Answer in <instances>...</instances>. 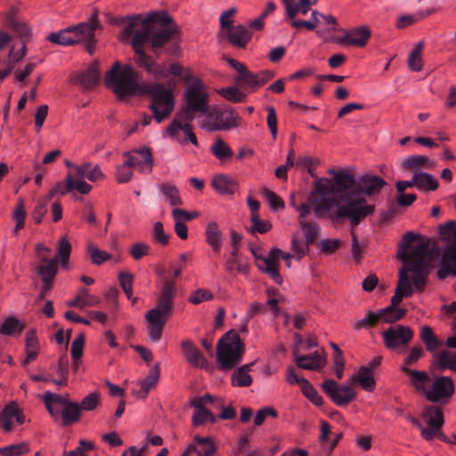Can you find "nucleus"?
Segmentation results:
<instances>
[{
  "label": "nucleus",
  "mask_w": 456,
  "mask_h": 456,
  "mask_svg": "<svg viewBox=\"0 0 456 456\" xmlns=\"http://www.w3.org/2000/svg\"><path fill=\"white\" fill-rule=\"evenodd\" d=\"M110 22L124 25L120 41H126L133 36L131 45L134 51V59L140 67L158 79L166 77L164 68L159 66L144 51L145 45L149 43L153 52L159 54L162 47L175 37L177 26L166 12H151L143 20L139 16L112 18Z\"/></svg>",
  "instance_id": "obj_1"
},
{
  "label": "nucleus",
  "mask_w": 456,
  "mask_h": 456,
  "mask_svg": "<svg viewBox=\"0 0 456 456\" xmlns=\"http://www.w3.org/2000/svg\"><path fill=\"white\" fill-rule=\"evenodd\" d=\"M334 183L317 185V194L313 193L310 200L316 216L336 207L334 221L348 219L353 227L374 211V206L366 204L363 198L356 197L357 178L348 170H329Z\"/></svg>",
  "instance_id": "obj_2"
},
{
  "label": "nucleus",
  "mask_w": 456,
  "mask_h": 456,
  "mask_svg": "<svg viewBox=\"0 0 456 456\" xmlns=\"http://www.w3.org/2000/svg\"><path fill=\"white\" fill-rule=\"evenodd\" d=\"M104 82L120 99L132 94L149 95L151 99L150 109L159 124L167 118L175 109L173 92L160 83H143L131 65L114 63L106 73Z\"/></svg>",
  "instance_id": "obj_3"
},
{
  "label": "nucleus",
  "mask_w": 456,
  "mask_h": 456,
  "mask_svg": "<svg viewBox=\"0 0 456 456\" xmlns=\"http://www.w3.org/2000/svg\"><path fill=\"white\" fill-rule=\"evenodd\" d=\"M430 252L427 243L418 245L403 258L404 266L399 272V280L389 306H397L403 297H411L416 290H424L429 274Z\"/></svg>",
  "instance_id": "obj_4"
},
{
  "label": "nucleus",
  "mask_w": 456,
  "mask_h": 456,
  "mask_svg": "<svg viewBox=\"0 0 456 456\" xmlns=\"http://www.w3.org/2000/svg\"><path fill=\"white\" fill-rule=\"evenodd\" d=\"M175 293V281L164 280L163 287L157 297L156 307L149 310L145 314L148 322V334L154 342L160 340L165 324L172 315Z\"/></svg>",
  "instance_id": "obj_5"
},
{
  "label": "nucleus",
  "mask_w": 456,
  "mask_h": 456,
  "mask_svg": "<svg viewBox=\"0 0 456 456\" xmlns=\"http://www.w3.org/2000/svg\"><path fill=\"white\" fill-rule=\"evenodd\" d=\"M99 27L98 12H94L87 22H81L77 26L53 32L47 37V40L62 46L84 42L86 51L92 55L96 43L95 29Z\"/></svg>",
  "instance_id": "obj_6"
},
{
  "label": "nucleus",
  "mask_w": 456,
  "mask_h": 456,
  "mask_svg": "<svg viewBox=\"0 0 456 456\" xmlns=\"http://www.w3.org/2000/svg\"><path fill=\"white\" fill-rule=\"evenodd\" d=\"M244 352V344L239 333L234 330H229L217 343L216 360L219 368L223 370L235 368L242 361Z\"/></svg>",
  "instance_id": "obj_7"
},
{
  "label": "nucleus",
  "mask_w": 456,
  "mask_h": 456,
  "mask_svg": "<svg viewBox=\"0 0 456 456\" xmlns=\"http://www.w3.org/2000/svg\"><path fill=\"white\" fill-rule=\"evenodd\" d=\"M208 93L200 79H195L184 92L185 104L175 116L184 118L185 121H193L197 113L209 110Z\"/></svg>",
  "instance_id": "obj_8"
},
{
  "label": "nucleus",
  "mask_w": 456,
  "mask_h": 456,
  "mask_svg": "<svg viewBox=\"0 0 456 456\" xmlns=\"http://www.w3.org/2000/svg\"><path fill=\"white\" fill-rule=\"evenodd\" d=\"M384 346L389 350L404 349L413 338L414 331L410 326L395 324L382 332Z\"/></svg>",
  "instance_id": "obj_9"
},
{
  "label": "nucleus",
  "mask_w": 456,
  "mask_h": 456,
  "mask_svg": "<svg viewBox=\"0 0 456 456\" xmlns=\"http://www.w3.org/2000/svg\"><path fill=\"white\" fill-rule=\"evenodd\" d=\"M455 392L452 378L447 376L435 377L430 389L426 392V398L431 403L445 404Z\"/></svg>",
  "instance_id": "obj_10"
},
{
  "label": "nucleus",
  "mask_w": 456,
  "mask_h": 456,
  "mask_svg": "<svg viewBox=\"0 0 456 456\" xmlns=\"http://www.w3.org/2000/svg\"><path fill=\"white\" fill-rule=\"evenodd\" d=\"M299 225L304 232L305 241L303 239H298L297 236H294L291 242V248L297 258L301 259L308 251V245L315 242L320 226L314 222H308L306 220H302Z\"/></svg>",
  "instance_id": "obj_11"
},
{
  "label": "nucleus",
  "mask_w": 456,
  "mask_h": 456,
  "mask_svg": "<svg viewBox=\"0 0 456 456\" xmlns=\"http://www.w3.org/2000/svg\"><path fill=\"white\" fill-rule=\"evenodd\" d=\"M322 387L323 391L338 406L346 405L356 397V393L351 387L338 384L332 379H326Z\"/></svg>",
  "instance_id": "obj_12"
},
{
  "label": "nucleus",
  "mask_w": 456,
  "mask_h": 456,
  "mask_svg": "<svg viewBox=\"0 0 456 456\" xmlns=\"http://www.w3.org/2000/svg\"><path fill=\"white\" fill-rule=\"evenodd\" d=\"M289 254L283 253L280 248H273L264 258H257V267L267 273L276 283L281 284L282 278L278 270L279 258L287 259Z\"/></svg>",
  "instance_id": "obj_13"
},
{
  "label": "nucleus",
  "mask_w": 456,
  "mask_h": 456,
  "mask_svg": "<svg viewBox=\"0 0 456 456\" xmlns=\"http://www.w3.org/2000/svg\"><path fill=\"white\" fill-rule=\"evenodd\" d=\"M387 184V182L373 174H364L357 177V187L355 188L356 197L362 198L363 195L372 196L378 194Z\"/></svg>",
  "instance_id": "obj_14"
},
{
  "label": "nucleus",
  "mask_w": 456,
  "mask_h": 456,
  "mask_svg": "<svg viewBox=\"0 0 456 456\" xmlns=\"http://www.w3.org/2000/svg\"><path fill=\"white\" fill-rule=\"evenodd\" d=\"M448 276H456V242H452L444 250L437 277L444 280Z\"/></svg>",
  "instance_id": "obj_15"
},
{
  "label": "nucleus",
  "mask_w": 456,
  "mask_h": 456,
  "mask_svg": "<svg viewBox=\"0 0 456 456\" xmlns=\"http://www.w3.org/2000/svg\"><path fill=\"white\" fill-rule=\"evenodd\" d=\"M181 347L183 354L190 365L200 369H204L208 366V360L191 340H183L181 344Z\"/></svg>",
  "instance_id": "obj_16"
},
{
  "label": "nucleus",
  "mask_w": 456,
  "mask_h": 456,
  "mask_svg": "<svg viewBox=\"0 0 456 456\" xmlns=\"http://www.w3.org/2000/svg\"><path fill=\"white\" fill-rule=\"evenodd\" d=\"M192 121H185L184 118L175 116L172 122L167 127V133L169 137L175 138L177 133L182 130L187 140L193 145L198 146V140L195 134L192 132Z\"/></svg>",
  "instance_id": "obj_17"
},
{
  "label": "nucleus",
  "mask_w": 456,
  "mask_h": 456,
  "mask_svg": "<svg viewBox=\"0 0 456 456\" xmlns=\"http://www.w3.org/2000/svg\"><path fill=\"white\" fill-rule=\"evenodd\" d=\"M293 356L297 365L304 370H319L325 364V358L318 352L302 355L299 354L298 349L295 348L293 350Z\"/></svg>",
  "instance_id": "obj_18"
},
{
  "label": "nucleus",
  "mask_w": 456,
  "mask_h": 456,
  "mask_svg": "<svg viewBox=\"0 0 456 456\" xmlns=\"http://www.w3.org/2000/svg\"><path fill=\"white\" fill-rule=\"evenodd\" d=\"M225 36L230 44L238 48H245L251 39V32L241 24L228 27Z\"/></svg>",
  "instance_id": "obj_19"
},
{
  "label": "nucleus",
  "mask_w": 456,
  "mask_h": 456,
  "mask_svg": "<svg viewBox=\"0 0 456 456\" xmlns=\"http://www.w3.org/2000/svg\"><path fill=\"white\" fill-rule=\"evenodd\" d=\"M99 63L94 61L86 71L77 74L74 82L79 85L83 90H90L99 83Z\"/></svg>",
  "instance_id": "obj_20"
},
{
  "label": "nucleus",
  "mask_w": 456,
  "mask_h": 456,
  "mask_svg": "<svg viewBox=\"0 0 456 456\" xmlns=\"http://www.w3.org/2000/svg\"><path fill=\"white\" fill-rule=\"evenodd\" d=\"M401 370L409 377L410 384L418 392L426 395L427 385L430 381V378L426 371L412 370L407 366H402Z\"/></svg>",
  "instance_id": "obj_21"
},
{
  "label": "nucleus",
  "mask_w": 456,
  "mask_h": 456,
  "mask_svg": "<svg viewBox=\"0 0 456 456\" xmlns=\"http://www.w3.org/2000/svg\"><path fill=\"white\" fill-rule=\"evenodd\" d=\"M370 37V31L367 27H358L346 33V35L338 40L342 44L354 45L358 47L366 45Z\"/></svg>",
  "instance_id": "obj_22"
},
{
  "label": "nucleus",
  "mask_w": 456,
  "mask_h": 456,
  "mask_svg": "<svg viewBox=\"0 0 456 456\" xmlns=\"http://www.w3.org/2000/svg\"><path fill=\"white\" fill-rule=\"evenodd\" d=\"M421 418L427 423L426 428H442L444 424V419L442 410L435 405H426L423 408Z\"/></svg>",
  "instance_id": "obj_23"
},
{
  "label": "nucleus",
  "mask_w": 456,
  "mask_h": 456,
  "mask_svg": "<svg viewBox=\"0 0 456 456\" xmlns=\"http://www.w3.org/2000/svg\"><path fill=\"white\" fill-rule=\"evenodd\" d=\"M434 362L432 367L436 371H443L446 369L456 372V353L444 350L440 354H434Z\"/></svg>",
  "instance_id": "obj_24"
},
{
  "label": "nucleus",
  "mask_w": 456,
  "mask_h": 456,
  "mask_svg": "<svg viewBox=\"0 0 456 456\" xmlns=\"http://www.w3.org/2000/svg\"><path fill=\"white\" fill-rule=\"evenodd\" d=\"M160 376V363L157 362L150 370L149 373L143 380L141 381V388L136 392L139 398L147 397L151 389H152L159 382Z\"/></svg>",
  "instance_id": "obj_25"
},
{
  "label": "nucleus",
  "mask_w": 456,
  "mask_h": 456,
  "mask_svg": "<svg viewBox=\"0 0 456 456\" xmlns=\"http://www.w3.org/2000/svg\"><path fill=\"white\" fill-rule=\"evenodd\" d=\"M73 175L76 178L82 180L87 178L91 182H96L103 176L99 166H93L90 162L75 167V174Z\"/></svg>",
  "instance_id": "obj_26"
},
{
  "label": "nucleus",
  "mask_w": 456,
  "mask_h": 456,
  "mask_svg": "<svg viewBox=\"0 0 456 456\" xmlns=\"http://www.w3.org/2000/svg\"><path fill=\"white\" fill-rule=\"evenodd\" d=\"M234 80L236 86L242 91L255 92L259 87L256 74L249 71L247 67L238 74Z\"/></svg>",
  "instance_id": "obj_27"
},
{
  "label": "nucleus",
  "mask_w": 456,
  "mask_h": 456,
  "mask_svg": "<svg viewBox=\"0 0 456 456\" xmlns=\"http://www.w3.org/2000/svg\"><path fill=\"white\" fill-rule=\"evenodd\" d=\"M212 186L224 195H232L238 189L236 181L224 175H216L212 180Z\"/></svg>",
  "instance_id": "obj_28"
},
{
  "label": "nucleus",
  "mask_w": 456,
  "mask_h": 456,
  "mask_svg": "<svg viewBox=\"0 0 456 456\" xmlns=\"http://www.w3.org/2000/svg\"><path fill=\"white\" fill-rule=\"evenodd\" d=\"M81 412L77 403L68 400L61 411L62 425L69 426L77 422L81 418Z\"/></svg>",
  "instance_id": "obj_29"
},
{
  "label": "nucleus",
  "mask_w": 456,
  "mask_h": 456,
  "mask_svg": "<svg viewBox=\"0 0 456 456\" xmlns=\"http://www.w3.org/2000/svg\"><path fill=\"white\" fill-rule=\"evenodd\" d=\"M255 362L244 364L234 370L232 375V384L234 387H248L252 384V377L249 375Z\"/></svg>",
  "instance_id": "obj_30"
},
{
  "label": "nucleus",
  "mask_w": 456,
  "mask_h": 456,
  "mask_svg": "<svg viewBox=\"0 0 456 456\" xmlns=\"http://www.w3.org/2000/svg\"><path fill=\"white\" fill-rule=\"evenodd\" d=\"M222 112L223 110L209 107V110L207 113H202L205 117L200 121L201 128L208 132L219 131L220 129H214L213 127L222 125Z\"/></svg>",
  "instance_id": "obj_31"
},
{
  "label": "nucleus",
  "mask_w": 456,
  "mask_h": 456,
  "mask_svg": "<svg viewBox=\"0 0 456 456\" xmlns=\"http://www.w3.org/2000/svg\"><path fill=\"white\" fill-rule=\"evenodd\" d=\"M66 187L64 191H61V195H65L68 192L77 190L81 194H87L92 190V185L87 183L82 179L76 178L71 172H69L65 178Z\"/></svg>",
  "instance_id": "obj_32"
},
{
  "label": "nucleus",
  "mask_w": 456,
  "mask_h": 456,
  "mask_svg": "<svg viewBox=\"0 0 456 456\" xmlns=\"http://www.w3.org/2000/svg\"><path fill=\"white\" fill-rule=\"evenodd\" d=\"M352 382L359 383L361 387L366 391H373L375 388V379L370 368L362 366L357 375L352 377Z\"/></svg>",
  "instance_id": "obj_33"
},
{
  "label": "nucleus",
  "mask_w": 456,
  "mask_h": 456,
  "mask_svg": "<svg viewBox=\"0 0 456 456\" xmlns=\"http://www.w3.org/2000/svg\"><path fill=\"white\" fill-rule=\"evenodd\" d=\"M413 183L419 191H436L438 188V181L428 173L419 172L413 175Z\"/></svg>",
  "instance_id": "obj_34"
},
{
  "label": "nucleus",
  "mask_w": 456,
  "mask_h": 456,
  "mask_svg": "<svg viewBox=\"0 0 456 456\" xmlns=\"http://www.w3.org/2000/svg\"><path fill=\"white\" fill-rule=\"evenodd\" d=\"M206 240L215 252L222 248V232L216 222H210L206 228Z\"/></svg>",
  "instance_id": "obj_35"
},
{
  "label": "nucleus",
  "mask_w": 456,
  "mask_h": 456,
  "mask_svg": "<svg viewBox=\"0 0 456 456\" xmlns=\"http://www.w3.org/2000/svg\"><path fill=\"white\" fill-rule=\"evenodd\" d=\"M420 338L428 352L437 353L436 350L442 346V342L434 334L433 330L429 326H423L420 330Z\"/></svg>",
  "instance_id": "obj_36"
},
{
  "label": "nucleus",
  "mask_w": 456,
  "mask_h": 456,
  "mask_svg": "<svg viewBox=\"0 0 456 456\" xmlns=\"http://www.w3.org/2000/svg\"><path fill=\"white\" fill-rule=\"evenodd\" d=\"M311 16H313L314 21L293 20L291 22V26H293L294 28L305 27L309 30H314L316 27V24L320 21V17H322L328 24L337 23V20L334 16L324 15L317 11H313Z\"/></svg>",
  "instance_id": "obj_37"
},
{
  "label": "nucleus",
  "mask_w": 456,
  "mask_h": 456,
  "mask_svg": "<svg viewBox=\"0 0 456 456\" xmlns=\"http://www.w3.org/2000/svg\"><path fill=\"white\" fill-rule=\"evenodd\" d=\"M159 188L171 206H181L183 204L179 194V190L175 184L162 183L159 184Z\"/></svg>",
  "instance_id": "obj_38"
},
{
  "label": "nucleus",
  "mask_w": 456,
  "mask_h": 456,
  "mask_svg": "<svg viewBox=\"0 0 456 456\" xmlns=\"http://www.w3.org/2000/svg\"><path fill=\"white\" fill-rule=\"evenodd\" d=\"M41 265L38 266V273L42 280L53 281L57 273V257L48 260L47 257H42Z\"/></svg>",
  "instance_id": "obj_39"
},
{
  "label": "nucleus",
  "mask_w": 456,
  "mask_h": 456,
  "mask_svg": "<svg viewBox=\"0 0 456 456\" xmlns=\"http://www.w3.org/2000/svg\"><path fill=\"white\" fill-rule=\"evenodd\" d=\"M195 441L199 444V448H197L195 445H190L187 449V451H194L197 452L199 456L203 455H212L215 453L216 448L215 444L211 442L209 437H200V436H195Z\"/></svg>",
  "instance_id": "obj_40"
},
{
  "label": "nucleus",
  "mask_w": 456,
  "mask_h": 456,
  "mask_svg": "<svg viewBox=\"0 0 456 456\" xmlns=\"http://www.w3.org/2000/svg\"><path fill=\"white\" fill-rule=\"evenodd\" d=\"M407 310L402 307H392L387 306L385 308L379 309V315L381 316V321L387 323H394L396 321L401 320L406 314Z\"/></svg>",
  "instance_id": "obj_41"
},
{
  "label": "nucleus",
  "mask_w": 456,
  "mask_h": 456,
  "mask_svg": "<svg viewBox=\"0 0 456 456\" xmlns=\"http://www.w3.org/2000/svg\"><path fill=\"white\" fill-rule=\"evenodd\" d=\"M212 154L223 161L231 158L233 154L229 145L220 137L216 138L214 144L211 147Z\"/></svg>",
  "instance_id": "obj_42"
},
{
  "label": "nucleus",
  "mask_w": 456,
  "mask_h": 456,
  "mask_svg": "<svg viewBox=\"0 0 456 456\" xmlns=\"http://www.w3.org/2000/svg\"><path fill=\"white\" fill-rule=\"evenodd\" d=\"M133 152H136L141 155L143 160L137 163V167L141 173H150L152 171L153 158L149 147H142L140 149L134 150Z\"/></svg>",
  "instance_id": "obj_43"
},
{
  "label": "nucleus",
  "mask_w": 456,
  "mask_h": 456,
  "mask_svg": "<svg viewBox=\"0 0 456 456\" xmlns=\"http://www.w3.org/2000/svg\"><path fill=\"white\" fill-rule=\"evenodd\" d=\"M24 330V325L14 316L5 319L0 328V333L5 336L20 334Z\"/></svg>",
  "instance_id": "obj_44"
},
{
  "label": "nucleus",
  "mask_w": 456,
  "mask_h": 456,
  "mask_svg": "<svg viewBox=\"0 0 456 456\" xmlns=\"http://www.w3.org/2000/svg\"><path fill=\"white\" fill-rule=\"evenodd\" d=\"M379 321H381L379 310L377 313L368 311L366 316L355 322L353 324V327L355 330H360L362 329H370L375 327Z\"/></svg>",
  "instance_id": "obj_45"
},
{
  "label": "nucleus",
  "mask_w": 456,
  "mask_h": 456,
  "mask_svg": "<svg viewBox=\"0 0 456 456\" xmlns=\"http://www.w3.org/2000/svg\"><path fill=\"white\" fill-rule=\"evenodd\" d=\"M421 166L426 167H432L434 166V162L423 155H413L407 158L403 161V167L406 169L414 170Z\"/></svg>",
  "instance_id": "obj_46"
},
{
  "label": "nucleus",
  "mask_w": 456,
  "mask_h": 456,
  "mask_svg": "<svg viewBox=\"0 0 456 456\" xmlns=\"http://www.w3.org/2000/svg\"><path fill=\"white\" fill-rule=\"evenodd\" d=\"M29 451V444L27 442L11 444L0 448V454L3 456H20Z\"/></svg>",
  "instance_id": "obj_47"
},
{
  "label": "nucleus",
  "mask_w": 456,
  "mask_h": 456,
  "mask_svg": "<svg viewBox=\"0 0 456 456\" xmlns=\"http://www.w3.org/2000/svg\"><path fill=\"white\" fill-rule=\"evenodd\" d=\"M226 100L232 102H241L246 98V94L243 91L237 87H224L219 90L218 92Z\"/></svg>",
  "instance_id": "obj_48"
},
{
  "label": "nucleus",
  "mask_w": 456,
  "mask_h": 456,
  "mask_svg": "<svg viewBox=\"0 0 456 456\" xmlns=\"http://www.w3.org/2000/svg\"><path fill=\"white\" fill-rule=\"evenodd\" d=\"M87 252L94 265H102L105 261L110 259L111 255L106 251L99 249L95 245L89 243L87 245Z\"/></svg>",
  "instance_id": "obj_49"
},
{
  "label": "nucleus",
  "mask_w": 456,
  "mask_h": 456,
  "mask_svg": "<svg viewBox=\"0 0 456 456\" xmlns=\"http://www.w3.org/2000/svg\"><path fill=\"white\" fill-rule=\"evenodd\" d=\"M100 404V394L98 392H92L82 399L81 403H78V407H80L81 411H92L97 409Z\"/></svg>",
  "instance_id": "obj_50"
},
{
  "label": "nucleus",
  "mask_w": 456,
  "mask_h": 456,
  "mask_svg": "<svg viewBox=\"0 0 456 456\" xmlns=\"http://www.w3.org/2000/svg\"><path fill=\"white\" fill-rule=\"evenodd\" d=\"M9 26L11 29L20 38L21 44H26L30 35V29L28 25L14 19H11L9 20Z\"/></svg>",
  "instance_id": "obj_51"
},
{
  "label": "nucleus",
  "mask_w": 456,
  "mask_h": 456,
  "mask_svg": "<svg viewBox=\"0 0 456 456\" xmlns=\"http://www.w3.org/2000/svg\"><path fill=\"white\" fill-rule=\"evenodd\" d=\"M301 391L304 395L309 399L314 404L319 406L322 404V398L317 390L312 386L308 380L302 381Z\"/></svg>",
  "instance_id": "obj_52"
},
{
  "label": "nucleus",
  "mask_w": 456,
  "mask_h": 456,
  "mask_svg": "<svg viewBox=\"0 0 456 456\" xmlns=\"http://www.w3.org/2000/svg\"><path fill=\"white\" fill-rule=\"evenodd\" d=\"M423 49V43H419L415 45V47L411 52L409 56L408 64L411 69L413 71H419L422 69V61H421V52Z\"/></svg>",
  "instance_id": "obj_53"
},
{
  "label": "nucleus",
  "mask_w": 456,
  "mask_h": 456,
  "mask_svg": "<svg viewBox=\"0 0 456 456\" xmlns=\"http://www.w3.org/2000/svg\"><path fill=\"white\" fill-rule=\"evenodd\" d=\"M222 125H216V126L213 127L214 129L228 130L238 126L236 123L238 116L234 111L231 110H224L222 112Z\"/></svg>",
  "instance_id": "obj_54"
},
{
  "label": "nucleus",
  "mask_w": 456,
  "mask_h": 456,
  "mask_svg": "<svg viewBox=\"0 0 456 456\" xmlns=\"http://www.w3.org/2000/svg\"><path fill=\"white\" fill-rule=\"evenodd\" d=\"M43 400L45 403V407H46L47 411L53 416H54L55 411H54L53 407L51 404L56 403V404L63 406V404H65L66 402L68 401L61 395H60L58 394L52 393L50 391H47L45 393V395H43Z\"/></svg>",
  "instance_id": "obj_55"
},
{
  "label": "nucleus",
  "mask_w": 456,
  "mask_h": 456,
  "mask_svg": "<svg viewBox=\"0 0 456 456\" xmlns=\"http://www.w3.org/2000/svg\"><path fill=\"white\" fill-rule=\"evenodd\" d=\"M235 269L241 273L247 271L246 265H242L238 259V250H232L231 256L225 264V270L232 274Z\"/></svg>",
  "instance_id": "obj_56"
},
{
  "label": "nucleus",
  "mask_w": 456,
  "mask_h": 456,
  "mask_svg": "<svg viewBox=\"0 0 456 456\" xmlns=\"http://www.w3.org/2000/svg\"><path fill=\"white\" fill-rule=\"evenodd\" d=\"M250 221H251L252 226L249 228V232L251 233H255V232L265 233L272 228L271 223L268 221H264V220L260 219L258 214H254V216H251Z\"/></svg>",
  "instance_id": "obj_57"
},
{
  "label": "nucleus",
  "mask_w": 456,
  "mask_h": 456,
  "mask_svg": "<svg viewBox=\"0 0 456 456\" xmlns=\"http://www.w3.org/2000/svg\"><path fill=\"white\" fill-rule=\"evenodd\" d=\"M70 252H71L70 242L69 241L67 237H62L60 240V242L58 245V254H59L62 267H65L68 265Z\"/></svg>",
  "instance_id": "obj_58"
},
{
  "label": "nucleus",
  "mask_w": 456,
  "mask_h": 456,
  "mask_svg": "<svg viewBox=\"0 0 456 456\" xmlns=\"http://www.w3.org/2000/svg\"><path fill=\"white\" fill-rule=\"evenodd\" d=\"M118 281L127 298L130 299L133 296V274L127 272H121L118 274Z\"/></svg>",
  "instance_id": "obj_59"
},
{
  "label": "nucleus",
  "mask_w": 456,
  "mask_h": 456,
  "mask_svg": "<svg viewBox=\"0 0 456 456\" xmlns=\"http://www.w3.org/2000/svg\"><path fill=\"white\" fill-rule=\"evenodd\" d=\"M85 334L80 333L77 336L71 345V358L72 360H80L83 355L84 346H85Z\"/></svg>",
  "instance_id": "obj_60"
},
{
  "label": "nucleus",
  "mask_w": 456,
  "mask_h": 456,
  "mask_svg": "<svg viewBox=\"0 0 456 456\" xmlns=\"http://www.w3.org/2000/svg\"><path fill=\"white\" fill-rule=\"evenodd\" d=\"M262 194L273 210H278L284 208V201L273 191L267 188H264L262 190Z\"/></svg>",
  "instance_id": "obj_61"
},
{
  "label": "nucleus",
  "mask_w": 456,
  "mask_h": 456,
  "mask_svg": "<svg viewBox=\"0 0 456 456\" xmlns=\"http://www.w3.org/2000/svg\"><path fill=\"white\" fill-rule=\"evenodd\" d=\"M267 295L269 298L266 301L265 305L273 311L274 317H277L280 314L278 304L281 299H283V297L279 295L275 289H268Z\"/></svg>",
  "instance_id": "obj_62"
},
{
  "label": "nucleus",
  "mask_w": 456,
  "mask_h": 456,
  "mask_svg": "<svg viewBox=\"0 0 456 456\" xmlns=\"http://www.w3.org/2000/svg\"><path fill=\"white\" fill-rule=\"evenodd\" d=\"M286 6L287 17L293 19L297 13L306 14L310 10L311 6L298 5L295 3V0L289 1L288 4H284Z\"/></svg>",
  "instance_id": "obj_63"
},
{
  "label": "nucleus",
  "mask_w": 456,
  "mask_h": 456,
  "mask_svg": "<svg viewBox=\"0 0 456 456\" xmlns=\"http://www.w3.org/2000/svg\"><path fill=\"white\" fill-rule=\"evenodd\" d=\"M212 298L213 295L210 291L205 289H198L190 295L188 301L191 304L199 305L203 301H208Z\"/></svg>",
  "instance_id": "obj_64"
}]
</instances>
